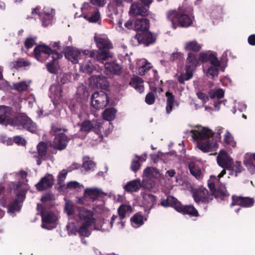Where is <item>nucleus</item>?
Returning a JSON list of instances; mask_svg holds the SVG:
<instances>
[{"instance_id": "nucleus-1", "label": "nucleus", "mask_w": 255, "mask_h": 255, "mask_svg": "<svg viewBox=\"0 0 255 255\" xmlns=\"http://www.w3.org/2000/svg\"><path fill=\"white\" fill-rule=\"evenodd\" d=\"M65 210L69 216L74 215L77 217L78 223L81 224L77 231L79 235L89 237L91 234L89 228L95 223L93 212L77 206L70 202L66 203Z\"/></svg>"}, {"instance_id": "nucleus-2", "label": "nucleus", "mask_w": 255, "mask_h": 255, "mask_svg": "<svg viewBox=\"0 0 255 255\" xmlns=\"http://www.w3.org/2000/svg\"><path fill=\"white\" fill-rule=\"evenodd\" d=\"M94 40L98 50H84L82 51L84 55H90L94 57L96 61L104 63L106 60L112 57V53L110 49H113L112 42L107 37L94 36Z\"/></svg>"}, {"instance_id": "nucleus-3", "label": "nucleus", "mask_w": 255, "mask_h": 255, "mask_svg": "<svg viewBox=\"0 0 255 255\" xmlns=\"http://www.w3.org/2000/svg\"><path fill=\"white\" fill-rule=\"evenodd\" d=\"M215 133L208 128H204L199 131H194L192 137L197 142V146L203 152H209L218 147L216 140L210 137Z\"/></svg>"}, {"instance_id": "nucleus-4", "label": "nucleus", "mask_w": 255, "mask_h": 255, "mask_svg": "<svg viewBox=\"0 0 255 255\" xmlns=\"http://www.w3.org/2000/svg\"><path fill=\"white\" fill-rule=\"evenodd\" d=\"M167 17L171 22L172 26L174 29L177 27H188L193 23L192 19L186 13V11L179 10H170L167 13Z\"/></svg>"}, {"instance_id": "nucleus-5", "label": "nucleus", "mask_w": 255, "mask_h": 255, "mask_svg": "<svg viewBox=\"0 0 255 255\" xmlns=\"http://www.w3.org/2000/svg\"><path fill=\"white\" fill-rule=\"evenodd\" d=\"M7 125L19 129H25L31 133H35L37 130L36 124L25 113H20L10 118L7 120Z\"/></svg>"}, {"instance_id": "nucleus-6", "label": "nucleus", "mask_w": 255, "mask_h": 255, "mask_svg": "<svg viewBox=\"0 0 255 255\" xmlns=\"http://www.w3.org/2000/svg\"><path fill=\"white\" fill-rule=\"evenodd\" d=\"M22 183L21 181L16 182H11V188L13 189L14 193L16 195V198L8 206V211L10 213H14L18 211L20 209V203L22 202L25 199V193L23 190L19 188L21 186Z\"/></svg>"}, {"instance_id": "nucleus-7", "label": "nucleus", "mask_w": 255, "mask_h": 255, "mask_svg": "<svg viewBox=\"0 0 255 255\" xmlns=\"http://www.w3.org/2000/svg\"><path fill=\"white\" fill-rule=\"evenodd\" d=\"M208 187L212 192L211 194H210L206 189L196 191L193 193V197L195 202L207 204L211 202L213 199V192L216 190L215 183L213 182L208 183Z\"/></svg>"}, {"instance_id": "nucleus-8", "label": "nucleus", "mask_w": 255, "mask_h": 255, "mask_svg": "<svg viewBox=\"0 0 255 255\" xmlns=\"http://www.w3.org/2000/svg\"><path fill=\"white\" fill-rule=\"evenodd\" d=\"M109 103L108 94L103 91L96 92L91 96V105L97 110L103 109Z\"/></svg>"}, {"instance_id": "nucleus-9", "label": "nucleus", "mask_w": 255, "mask_h": 255, "mask_svg": "<svg viewBox=\"0 0 255 255\" xmlns=\"http://www.w3.org/2000/svg\"><path fill=\"white\" fill-rule=\"evenodd\" d=\"M37 209L38 210L41 209L40 215L42 218V228L49 229V228L47 227V225L55 223L57 220L56 216L51 211H45L42 206L39 203L37 205Z\"/></svg>"}, {"instance_id": "nucleus-10", "label": "nucleus", "mask_w": 255, "mask_h": 255, "mask_svg": "<svg viewBox=\"0 0 255 255\" xmlns=\"http://www.w3.org/2000/svg\"><path fill=\"white\" fill-rule=\"evenodd\" d=\"M152 185L150 184V185H147L146 181L143 180L142 182L139 179L132 180L127 183L125 185L124 190L128 193L137 192L141 187L143 188H151Z\"/></svg>"}, {"instance_id": "nucleus-11", "label": "nucleus", "mask_w": 255, "mask_h": 255, "mask_svg": "<svg viewBox=\"0 0 255 255\" xmlns=\"http://www.w3.org/2000/svg\"><path fill=\"white\" fill-rule=\"evenodd\" d=\"M134 38L139 44H143L145 46H149L155 43L156 37L153 34L148 30L142 32H137Z\"/></svg>"}, {"instance_id": "nucleus-12", "label": "nucleus", "mask_w": 255, "mask_h": 255, "mask_svg": "<svg viewBox=\"0 0 255 255\" xmlns=\"http://www.w3.org/2000/svg\"><path fill=\"white\" fill-rule=\"evenodd\" d=\"M102 128H103V125L100 123L85 120L81 123L80 130L85 132H89L92 130L100 135L102 134Z\"/></svg>"}, {"instance_id": "nucleus-13", "label": "nucleus", "mask_w": 255, "mask_h": 255, "mask_svg": "<svg viewBox=\"0 0 255 255\" xmlns=\"http://www.w3.org/2000/svg\"><path fill=\"white\" fill-rule=\"evenodd\" d=\"M54 52H58L56 51L55 50H52V49L48 45L45 44H40L37 45L34 49V53L35 57L39 61H42L43 60L42 55H45V57L47 58L50 55H54Z\"/></svg>"}, {"instance_id": "nucleus-14", "label": "nucleus", "mask_w": 255, "mask_h": 255, "mask_svg": "<svg viewBox=\"0 0 255 255\" xmlns=\"http://www.w3.org/2000/svg\"><path fill=\"white\" fill-rule=\"evenodd\" d=\"M232 202L230 207L239 205L244 208L252 207L255 202L254 199L248 197H242L234 195L232 196Z\"/></svg>"}, {"instance_id": "nucleus-15", "label": "nucleus", "mask_w": 255, "mask_h": 255, "mask_svg": "<svg viewBox=\"0 0 255 255\" xmlns=\"http://www.w3.org/2000/svg\"><path fill=\"white\" fill-rule=\"evenodd\" d=\"M129 14L133 16H146L149 14L148 8L140 2H134L130 5Z\"/></svg>"}, {"instance_id": "nucleus-16", "label": "nucleus", "mask_w": 255, "mask_h": 255, "mask_svg": "<svg viewBox=\"0 0 255 255\" xmlns=\"http://www.w3.org/2000/svg\"><path fill=\"white\" fill-rule=\"evenodd\" d=\"M70 138L64 133H59L55 135L53 141V146L55 149L62 150L67 145Z\"/></svg>"}, {"instance_id": "nucleus-17", "label": "nucleus", "mask_w": 255, "mask_h": 255, "mask_svg": "<svg viewBox=\"0 0 255 255\" xmlns=\"http://www.w3.org/2000/svg\"><path fill=\"white\" fill-rule=\"evenodd\" d=\"M86 56L85 58V61L81 63L80 70L82 72L87 74H91L95 72H97L96 66L93 64V60L96 61L94 57H91L90 55H85Z\"/></svg>"}, {"instance_id": "nucleus-18", "label": "nucleus", "mask_w": 255, "mask_h": 255, "mask_svg": "<svg viewBox=\"0 0 255 255\" xmlns=\"http://www.w3.org/2000/svg\"><path fill=\"white\" fill-rule=\"evenodd\" d=\"M54 181V176L52 174H47L35 185V187L38 191H42L52 187Z\"/></svg>"}, {"instance_id": "nucleus-19", "label": "nucleus", "mask_w": 255, "mask_h": 255, "mask_svg": "<svg viewBox=\"0 0 255 255\" xmlns=\"http://www.w3.org/2000/svg\"><path fill=\"white\" fill-rule=\"evenodd\" d=\"M176 207V211L183 215H188L190 217H198L200 216L198 210L193 205H183L179 201Z\"/></svg>"}, {"instance_id": "nucleus-20", "label": "nucleus", "mask_w": 255, "mask_h": 255, "mask_svg": "<svg viewBox=\"0 0 255 255\" xmlns=\"http://www.w3.org/2000/svg\"><path fill=\"white\" fill-rule=\"evenodd\" d=\"M198 58L199 63H204L210 62L213 66L220 67L221 66V62L217 58L216 54L210 53L209 54L206 52H201Z\"/></svg>"}, {"instance_id": "nucleus-21", "label": "nucleus", "mask_w": 255, "mask_h": 255, "mask_svg": "<svg viewBox=\"0 0 255 255\" xmlns=\"http://www.w3.org/2000/svg\"><path fill=\"white\" fill-rule=\"evenodd\" d=\"M104 64L105 70L104 73L107 76H111V75H120L122 73L121 66L115 61H111L110 62H105Z\"/></svg>"}, {"instance_id": "nucleus-22", "label": "nucleus", "mask_w": 255, "mask_h": 255, "mask_svg": "<svg viewBox=\"0 0 255 255\" xmlns=\"http://www.w3.org/2000/svg\"><path fill=\"white\" fill-rule=\"evenodd\" d=\"M90 81L94 86L102 89L106 90L109 86L107 78L103 75H93Z\"/></svg>"}, {"instance_id": "nucleus-23", "label": "nucleus", "mask_w": 255, "mask_h": 255, "mask_svg": "<svg viewBox=\"0 0 255 255\" xmlns=\"http://www.w3.org/2000/svg\"><path fill=\"white\" fill-rule=\"evenodd\" d=\"M150 26L149 20L147 18H138L134 21V28L137 32L148 30Z\"/></svg>"}, {"instance_id": "nucleus-24", "label": "nucleus", "mask_w": 255, "mask_h": 255, "mask_svg": "<svg viewBox=\"0 0 255 255\" xmlns=\"http://www.w3.org/2000/svg\"><path fill=\"white\" fill-rule=\"evenodd\" d=\"M217 161L218 165L227 170L232 168V164H233V160L230 156L226 154L224 155H219L217 158Z\"/></svg>"}, {"instance_id": "nucleus-25", "label": "nucleus", "mask_w": 255, "mask_h": 255, "mask_svg": "<svg viewBox=\"0 0 255 255\" xmlns=\"http://www.w3.org/2000/svg\"><path fill=\"white\" fill-rule=\"evenodd\" d=\"M199 64V58L197 55L193 52H189L186 59V68L195 70Z\"/></svg>"}, {"instance_id": "nucleus-26", "label": "nucleus", "mask_w": 255, "mask_h": 255, "mask_svg": "<svg viewBox=\"0 0 255 255\" xmlns=\"http://www.w3.org/2000/svg\"><path fill=\"white\" fill-rule=\"evenodd\" d=\"M179 202V201L174 196H168L166 199H161L160 204H158V206L161 205L164 208L171 207L176 210V207L178 206Z\"/></svg>"}, {"instance_id": "nucleus-27", "label": "nucleus", "mask_w": 255, "mask_h": 255, "mask_svg": "<svg viewBox=\"0 0 255 255\" xmlns=\"http://www.w3.org/2000/svg\"><path fill=\"white\" fill-rule=\"evenodd\" d=\"M68 49L64 53L65 57L73 63H78L79 58L82 56L80 51L69 47H68Z\"/></svg>"}, {"instance_id": "nucleus-28", "label": "nucleus", "mask_w": 255, "mask_h": 255, "mask_svg": "<svg viewBox=\"0 0 255 255\" xmlns=\"http://www.w3.org/2000/svg\"><path fill=\"white\" fill-rule=\"evenodd\" d=\"M63 54L59 52H54V55L52 56V60L48 62L46 64L47 70L52 74H56L57 72V69L55 65V62L59 59L62 58Z\"/></svg>"}, {"instance_id": "nucleus-29", "label": "nucleus", "mask_w": 255, "mask_h": 255, "mask_svg": "<svg viewBox=\"0 0 255 255\" xmlns=\"http://www.w3.org/2000/svg\"><path fill=\"white\" fill-rule=\"evenodd\" d=\"M85 195L89 197L92 201H95L98 197H103L106 194L97 188H87L85 190Z\"/></svg>"}, {"instance_id": "nucleus-30", "label": "nucleus", "mask_w": 255, "mask_h": 255, "mask_svg": "<svg viewBox=\"0 0 255 255\" xmlns=\"http://www.w3.org/2000/svg\"><path fill=\"white\" fill-rule=\"evenodd\" d=\"M143 83V80L142 79L136 76L131 79L129 84L139 93L141 94L144 92V89L143 85H142Z\"/></svg>"}, {"instance_id": "nucleus-31", "label": "nucleus", "mask_w": 255, "mask_h": 255, "mask_svg": "<svg viewBox=\"0 0 255 255\" xmlns=\"http://www.w3.org/2000/svg\"><path fill=\"white\" fill-rule=\"evenodd\" d=\"M36 148L38 153L37 157L46 159L48 150V143L44 141H40L37 144Z\"/></svg>"}, {"instance_id": "nucleus-32", "label": "nucleus", "mask_w": 255, "mask_h": 255, "mask_svg": "<svg viewBox=\"0 0 255 255\" xmlns=\"http://www.w3.org/2000/svg\"><path fill=\"white\" fill-rule=\"evenodd\" d=\"M202 47V45L199 44L196 40L190 41L185 44V49L190 52L197 53L199 52Z\"/></svg>"}, {"instance_id": "nucleus-33", "label": "nucleus", "mask_w": 255, "mask_h": 255, "mask_svg": "<svg viewBox=\"0 0 255 255\" xmlns=\"http://www.w3.org/2000/svg\"><path fill=\"white\" fill-rule=\"evenodd\" d=\"M143 176L147 178H157L160 176V173L156 168L147 167L144 170Z\"/></svg>"}, {"instance_id": "nucleus-34", "label": "nucleus", "mask_w": 255, "mask_h": 255, "mask_svg": "<svg viewBox=\"0 0 255 255\" xmlns=\"http://www.w3.org/2000/svg\"><path fill=\"white\" fill-rule=\"evenodd\" d=\"M144 203L147 205L149 209L154 208L157 202L156 197L151 194H144L143 195Z\"/></svg>"}, {"instance_id": "nucleus-35", "label": "nucleus", "mask_w": 255, "mask_h": 255, "mask_svg": "<svg viewBox=\"0 0 255 255\" xmlns=\"http://www.w3.org/2000/svg\"><path fill=\"white\" fill-rule=\"evenodd\" d=\"M13 113L12 108L3 105H0V116L4 117V122L7 125V120L9 119L10 116Z\"/></svg>"}, {"instance_id": "nucleus-36", "label": "nucleus", "mask_w": 255, "mask_h": 255, "mask_svg": "<svg viewBox=\"0 0 255 255\" xmlns=\"http://www.w3.org/2000/svg\"><path fill=\"white\" fill-rule=\"evenodd\" d=\"M165 96L167 97L166 111V113L169 114L172 111L173 106L175 102V97L172 93L169 92H166Z\"/></svg>"}, {"instance_id": "nucleus-37", "label": "nucleus", "mask_w": 255, "mask_h": 255, "mask_svg": "<svg viewBox=\"0 0 255 255\" xmlns=\"http://www.w3.org/2000/svg\"><path fill=\"white\" fill-rule=\"evenodd\" d=\"M30 65V63L27 61H25L23 58H18L16 61L10 62L9 63V66L11 69H17L19 68L28 66Z\"/></svg>"}, {"instance_id": "nucleus-38", "label": "nucleus", "mask_w": 255, "mask_h": 255, "mask_svg": "<svg viewBox=\"0 0 255 255\" xmlns=\"http://www.w3.org/2000/svg\"><path fill=\"white\" fill-rule=\"evenodd\" d=\"M132 211V209L130 205L124 204L121 205L118 210L119 217L121 220L126 217L127 214H130Z\"/></svg>"}, {"instance_id": "nucleus-39", "label": "nucleus", "mask_w": 255, "mask_h": 255, "mask_svg": "<svg viewBox=\"0 0 255 255\" xmlns=\"http://www.w3.org/2000/svg\"><path fill=\"white\" fill-rule=\"evenodd\" d=\"M117 110L114 108H108L105 110L103 114V119L108 121H113L116 117Z\"/></svg>"}, {"instance_id": "nucleus-40", "label": "nucleus", "mask_w": 255, "mask_h": 255, "mask_svg": "<svg viewBox=\"0 0 255 255\" xmlns=\"http://www.w3.org/2000/svg\"><path fill=\"white\" fill-rule=\"evenodd\" d=\"M92 13L90 15L86 14L85 19L88 20L89 22L95 23L98 21L100 18V12L98 8H93L92 9Z\"/></svg>"}, {"instance_id": "nucleus-41", "label": "nucleus", "mask_w": 255, "mask_h": 255, "mask_svg": "<svg viewBox=\"0 0 255 255\" xmlns=\"http://www.w3.org/2000/svg\"><path fill=\"white\" fill-rule=\"evenodd\" d=\"M69 108L73 114H78L82 109V104L78 100L73 99L70 102Z\"/></svg>"}, {"instance_id": "nucleus-42", "label": "nucleus", "mask_w": 255, "mask_h": 255, "mask_svg": "<svg viewBox=\"0 0 255 255\" xmlns=\"http://www.w3.org/2000/svg\"><path fill=\"white\" fill-rule=\"evenodd\" d=\"M189 169L191 174L197 179H200L201 177V170L195 163L191 162L189 164Z\"/></svg>"}, {"instance_id": "nucleus-43", "label": "nucleus", "mask_w": 255, "mask_h": 255, "mask_svg": "<svg viewBox=\"0 0 255 255\" xmlns=\"http://www.w3.org/2000/svg\"><path fill=\"white\" fill-rule=\"evenodd\" d=\"M132 224L135 227H138L143 224V216L140 213H137L130 219Z\"/></svg>"}, {"instance_id": "nucleus-44", "label": "nucleus", "mask_w": 255, "mask_h": 255, "mask_svg": "<svg viewBox=\"0 0 255 255\" xmlns=\"http://www.w3.org/2000/svg\"><path fill=\"white\" fill-rule=\"evenodd\" d=\"M227 191L225 186L221 185L213 192V196H214L215 198H223L229 195V194H227Z\"/></svg>"}, {"instance_id": "nucleus-45", "label": "nucleus", "mask_w": 255, "mask_h": 255, "mask_svg": "<svg viewBox=\"0 0 255 255\" xmlns=\"http://www.w3.org/2000/svg\"><path fill=\"white\" fill-rule=\"evenodd\" d=\"M39 16L42 21V25L44 27L47 26L51 22V20L52 18L51 14L45 12L39 13Z\"/></svg>"}, {"instance_id": "nucleus-46", "label": "nucleus", "mask_w": 255, "mask_h": 255, "mask_svg": "<svg viewBox=\"0 0 255 255\" xmlns=\"http://www.w3.org/2000/svg\"><path fill=\"white\" fill-rule=\"evenodd\" d=\"M209 95L211 99L217 98L218 99H220L224 97V91L222 89L216 90H211L209 92Z\"/></svg>"}, {"instance_id": "nucleus-47", "label": "nucleus", "mask_w": 255, "mask_h": 255, "mask_svg": "<svg viewBox=\"0 0 255 255\" xmlns=\"http://www.w3.org/2000/svg\"><path fill=\"white\" fill-rule=\"evenodd\" d=\"M243 169V168L242 166L241 162L236 161L235 163L233 162V164H232L231 169L229 170H230L232 172V174L235 172V176H237L239 173L242 172Z\"/></svg>"}, {"instance_id": "nucleus-48", "label": "nucleus", "mask_w": 255, "mask_h": 255, "mask_svg": "<svg viewBox=\"0 0 255 255\" xmlns=\"http://www.w3.org/2000/svg\"><path fill=\"white\" fill-rule=\"evenodd\" d=\"M243 162L244 165L248 168L249 171L252 174L255 173V165L254 162H253L252 159H248L246 157Z\"/></svg>"}, {"instance_id": "nucleus-49", "label": "nucleus", "mask_w": 255, "mask_h": 255, "mask_svg": "<svg viewBox=\"0 0 255 255\" xmlns=\"http://www.w3.org/2000/svg\"><path fill=\"white\" fill-rule=\"evenodd\" d=\"M218 67L213 66L209 67L206 73L207 76L211 79H213L215 77L218 76L219 74Z\"/></svg>"}, {"instance_id": "nucleus-50", "label": "nucleus", "mask_w": 255, "mask_h": 255, "mask_svg": "<svg viewBox=\"0 0 255 255\" xmlns=\"http://www.w3.org/2000/svg\"><path fill=\"white\" fill-rule=\"evenodd\" d=\"M94 8H97V7L91 5L90 3H85L84 4L83 7L82 8V15L83 17L85 18V16L86 14L90 15L92 14V9Z\"/></svg>"}, {"instance_id": "nucleus-51", "label": "nucleus", "mask_w": 255, "mask_h": 255, "mask_svg": "<svg viewBox=\"0 0 255 255\" xmlns=\"http://www.w3.org/2000/svg\"><path fill=\"white\" fill-rule=\"evenodd\" d=\"M224 136V141L227 144L233 147H235L236 146V143L234 140L233 137L229 132H226Z\"/></svg>"}, {"instance_id": "nucleus-52", "label": "nucleus", "mask_w": 255, "mask_h": 255, "mask_svg": "<svg viewBox=\"0 0 255 255\" xmlns=\"http://www.w3.org/2000/svg\"><path fill=\"white\" fill-rule=\"evenodd\" d=\"M152 68V66L151 63L147 62V61H146L145 64L139 67V73L140 75H143Z\"/></svg>"}, {"instance_id": "nucleus-53", "label": "nucleus", "mask_w": 255, "mask_h": 255, "mask_svg": "<svg viewBox=\"0 0 255 255\" xmlns=\"http://www.w3.org/2000/svg\"><path fill=\"white\" fill-rule=\"evenodd\" d=\"M135 158L136 159H133L132 161L130 166L131 169L134 172H136L140 166V164L139 162V157L136 155Z\"/></svg>"}, {"instance_id": "nucleus-54", "label": "nucleus", "mask_w": 255, "mask_h": 255, "mask_svg": "<svg viewBox=\"0 0 255 255\" xmlns=\"http://www.w3.org/2000/svg\"><path fill=\"white\" fill-rule=\"evenodd\" d=\"M155 97L153 92H149L145 96V102L148 105H152L154 103Z\"/></svg>"}, {"instance_id": "nucleus-55", "label": "nucleus", "mask_w": 255, "mask_h": 255, "mask_svg": "<svg viewBox=\"0 0 255 255\" xmlns=\"http://www.w3.org/2000/svg\"><path fill=\"white\" fill-rule=\"evenodd\" d=\"M68 172L65 169L62 170L58 176V184L61 185L64 181L67 175Z\"/></svg>"}, {"instance_id": "nucleus-56", "label": "nucleus", "mask_w": 255, "mask_h": 255, "mask_svg": "<svg viewBox=\"0 0 255 255\" xmlns=\"http://www.w3.org/2000/svg\"><path fill=\"white\" fill-rule=\"evenodd\" d=\"M14 89L19 92H23L27 90V86L24 82H19L13 85Z\"/></svg>"}, {"instance_id": "nucleus-57", "label": "nucleus", "mask_w": 255, "mask_h": 255, "mask_svg": "<svg viewBox=\"0 0 255 255\" xmlns=\"http://www.w3.org/2000/svg\"><path fill=\"white\" fill-rule=\"evenodd\" d=\"M95 165L94 162L90 160H85L83 163V168L87 170L93 169L95 167Z\"/></svg>"}, {"instance_id": "nucleus-58", "label": "nucleus", "mask_w": 255, "mask_h": 255, "mask_svg": "<svg viewBox=\"0 0 255 255\" xmlns=\"http://www.w3.org/2000/svg\"><path fill=\"white\" fill-rule=\"evenodd\" d=\"M35 43V39L32 37H28L24 42V46L26 49L31 48Z\"/></svg>"}, {"instance_id": "nucleus-59", "label": "nucleus", "mask_w": 255, "mask_h": 255, "mask_svg": "<svg viewBox=\"0 0 255 255\" xmlns=\"http://www.w3.org/2000/svg\"><path fill=\"white\" fill-rule=\"evenodd\" d=\"M67 187L69 189H81L82 185H80L78 182L73 181L69 182L67 183Z\"/></svg>"}, {"instance_id": "nucleus-60", "label": "nucleus", "mask_w": 255, "mask_h": 255, "mask_svg": "<svg viewBox=\"0 0 255 255\" xmlns=\"http://www.w3.org/2000/svg\"><path fill=\"white\" fill-rule=\"evenodd\" d=\"M13 140L18 145H24L26 143V140L19 135L13 137Z\"/></svg>"}, {"instance_id": "nucleus-61", "label": "nucleus", "mask_w": 255, "mask_h": 255, "mask_svg": "<svg viewBox=\"0 0 255 255\" xmlns=\"http://www.w3.org/2000/svg\"><path fill=\"white\" fill-rule=\"evenodd\" d=\"M53 199V195L51 193H47L42 195L41 198V201L43 203H45L48 201H51Z\"/></svg>"}, {"instance_id": "nucleus-62", "label": "nucleus", "mask_w": 255, "mask_h": 255, "mask_svg": "<svg viewBox=\"0 0 255 255\" xmlns=\"http://www.w3.org/2000/svg\"><path fill=\"white\" fill-rule=\"evenodd\" d=\"M197 96L199 99L203 101V103H206L209 101V97L205 93H204L201 92H198L197 94Z\"/></svg>"}, {"instance_id": "nucleus-63", "label": "nucleus", "mask_w": 255, "mask_h": 255, "mask_svg": "<svg viewBox=\"0 0 255 255\" xmlns=\"http://www.w3.org/2000/svg\"><path fill=\"white\" fill-rule=\"evenodd\" d=\"M66 227L69 233L72 235H76L78 233V230L75 228L74 225L73 224H68Z\"/></svg>"}, {"instance_id": "nucleus-64", "label": "nucleus", "mask_w": 255, "mask_h": 255, "mask_svg": "<svg viewBox=\"0 0 255 255\" xmlns=\"http://www.w3.org/2000/svg\"><path fill=\"white\" fill-rule=\"evenodd\" d=\"M183 54L180 52L173 53L170 57L169 60L171 61H174L177 59H181L182 57Z\"/></svg>"}]
</instances>
